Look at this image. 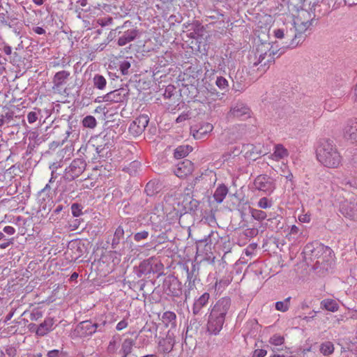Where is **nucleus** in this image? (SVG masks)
Segmentation results:
<instances>
[{
    "instance_id": "16",
    "label": "nucleus",
    "mask_w": 357,
    "mask_h": 357,
    "mask_svg": "<svg viewBox=\"0 0 357 357\" xmlns=\"http://www.w3.org/2000/svg\"><path fill=\"white\" fill-rule=\"evenodd\" d=\"M75 335L80 337H86L93 335L92 320H86L79 322L74 330Z\"/></svg>"
},
{
    "instance_id": "1",
    "label": "nucleus",
    "mask_w": 357,
    "mask_h": 357,
    "mask_svg": "<svg viewBox=\"0 0 357 357\" xmlns=\"http://www.w3.org/2000/svg\"><path fill=\"white\" fill-rule=\"evenodd\" d=\"M284 52V50L282 48L277 50L269 43H261L252 51L253 55H250V67H256L261 64L258 70L261 68V71L265 72L268 68L269 63L275 61V56L278 54L277 57H278Z\"/></svg>"
},
{
    "instance_id": "54",
    "label": "nucleus",
    "mask_w": 357,
    "mask_h": 357,
    "mask_svg": "<svg viewBox=\"0 0 357 357\" xmlns=\"http://www.w3.org/2000/svg\"><path fill=\"white\" fill-rule=\"evenodd\" d=\"M149 236V232L147 231H142L137 232L134 236L135 241H140L141 240L146 239Z\"/></svg>"
},
{
    "instance_id": "23",
    "label": "nucleus",
    "mask_w": 357,
    "mask_h": 357,
    "mask_svg": "<svg viewBox=\"0 0 357 357\" xmlns=\"http://www.w3.org/2000/svg\"><path fill=\"white\" fill-rule=\"evenodd\" d=\"M126 98V94L124 93L123 89H117L102 96V100L105 102H123Z\"/></svg>"
},
{
    "instance_id": "15",
    "label": "nucleus",
    "mask_w": 357,
    "mask_h": 357,
    "mask_svg": "<svg viewBox=\"0 0 357 357\" xmlns=\"http://www.w3.org/2000/svg\"><path fill=\"white\" fill-rule=\"evenodd\" d=\"M340 212L346 218L357 220V201L354 199L344 202L341 205Z\"/></svg>"
},
{
    "instance_id": "55",
    "label": "nucleus",
    "mask_w": 357,
    "mask_h": 357,
    "mask_svg": "<svg viewBox=\"0 0 357 357\" xmlns=\"http://www.w3.org/2000/svg\"><path fill=\"white\" fill-rule=\"evenodd\" d=\"M343 3L347 4L346 0H328V5L331 6L332 4L333 9L338 8Z\"/></svg>"
},
{
    "instance_id": "20",
    "label": "nucleus",
    "mask_w": 357,
    "mask_h": 357,
    "mask_svg": "<svg viewBox=\"0 0 357 357\" xmlns=\"http://www.w3.org/2000/svg\"><path fill=\"white\" fill-rule=\"evenodd\" d=\"M70 75V73L67 70H61L57 72L52 79V89L54 90V91L61 93L62 86L67 82V80L68 79Z\"/></svg>"
},
{
    "instance_id": "62",
    "label": "nucleus",
    "mask_w": 357,
    "mask_h": 357,
    "mask_svg": "<svg viewBox=\"0 0 357 357\" xmlns=\"http://www.w3.org/2000/svg\"><path fill=\"white\" fill-rule=\"evenodd\" d=\"M298 220L301 222H309L310 216L308 214H303L298 216Z\"/></svg>"
},
{
    "instance_id": "12",
    "label": "nucleus",
    "mask_w": 357,
    "mask_h": 357,
    "mask_svg": "<svg viewBox=\"0 0 357 357\" xmlns=\"http://www.w3.org/2000/svg\"><path fill=\"white\" fill-rule=\"evenodd\" d=\"M149 121L147 115H140L130 123L129 132L135 136L141 135L147 126Z\"/></svg>"
},
{
    "instance_id": "32",
    "label": "nucleus",
    "mask_w": 357,
    "mask_h": 357,
    "mask_svg": "<svg viewBox=\"0 0 357 357\" xmlns=\"http://www.w3.org/2000/svg\"><path fill=\"white\" fill-rule=\"evenodd\" d=\"M321 307L330 312H336L339 309L337 302L331 298H326L321 302Z\"/></svg>"
},
{
    "instance_id": "7",
    "label": "nucleus",
    "mask_w": 357,
    "mask_h": 357,
    "mask_svg": "<svg viewBox=\"0 0 357 357\" xmlns=\"http://www.w3.org/2000/svg\"><path fill=\"white\" fill-rule=\"evenodd\" d=\"M254 188L259 191H262L267 195H270L275 189L274 180L264 174L257 176L253 183Z\"/></svg>"
},
{
    "instance_id": "25",
    "label": "nucleus",
    "mask_w": 357,
    "mask_h": 357,
    "mask_svg": "<svg viewBox=\"0 0 357 357\" xmlns=\"http://www.w3.org/2000/svg\"><path fill=\"white\" fill-rule=\"evenodd\" d=\"M153 260V257H149L145 260H143L138 266L137 270V277L141 278L142 275H148L151 273L152 268V261Z\"/></svg>"
},
{
    "instance_id": "49",
    "label": "nucleus",
    "mask_w": 357,
    "mask_h": 357,
    "mask_svg": "<svg viewBox=\"0 0 357 357\" xmlns=\"http://www.w3.org/2000/svg\"><path fill=\"white\" fill-rule=\"evenodd\" d=\"M47 357H66V353L61 349H53L49 351L47 354Z\"/></svg>"
},
{
    "instance_id": "6",
    "label": "nucleus",
    "mask_w": 357,
    "mask_h": 357,
    "mask_svg": "<svg viewBox=\"0 0 357 357\" xmlns=\"http://www.w3.org/2000/svg\"><path fill=\"white\" fill-rule=\"evenodd\" d=\"M206 243V244H220L225 252H230L231 244L228 236L220 237L215 231H211L204 238L199 240L198 243Z\"/></svg>"
},
{
    "instance_id": "56",
    "label": "nucleus",
    "mask_w": 357,
    "mask_h": 357,
    "mask_svg": "<svg viewBox=\"0 0 357 357\" xmlns=\"http://www.w3.org/2000/svg\"><path fill=\"white\" fill-rule=\"evenodd\" d=\"M38 118V114L36 112H30L27 114V120L29 123H35Z\"/></svg>"
},
{
    "instance_id": "21",
    "label": "nucleus",
    "mask_w": 357,
    "mask_h": 357,
    "mask_svg": "<svg viewBox=\"0 0 357 357\" xmlns=\"http://www.w3.org/2000/svg\"><path fill=\"white\" fill-rule=\"evenodd\" d=\"M17 20V17L10 15L7 9L0 6V29L8 27Z\"/></svg>"
},
{
    "instance_id": "24",
    "label": "nucleus",
    "mask_w": 357,
    "mask_h": 357,
    "mask_svg": "<svg viewBox=\"0 0 357 357\" xmlns=\"http://www.w3.org/2000/svg\"><path fill=\"white\" fill-rule=\"evenodd\" d=\"M209 298V294L205 292L195 301L192 306V313L195 315L198 314L202 309L207 305Z\"/></svg>"
},
{
    "instance_id": "43",
    "label": "nucleus",
    "mask_w": 357,
    "mask_h": 357,
    "mask_svg": "<svg viewBox=\"0 0 357 357\" xmlns=\"http://www.w3.org/2000/svg\"><path fill=\"white\" fill-rule=\"evenodd\" d=\"M269 343L275 347L282 346L284 343V338L280 335L275 334L270 338Z\"/></svg>"
},
{
    "instance_id": "39",
    "label": "nucleus",
    "mask_w": 357,
    "mask_h": 357,
    "mask_svg": "<svg viewBox=\"0 0 357 357\" xmlns=\"http://www.w3.org/2000/svg\"><path fill=\"white\" fill-rule=\"evenodd\" d=\"M82 123L84 128L93 129L97 126V121L94 116L88 115L82 119Z\"/></svg>"
},
{
    "instance_id": "41",
    "label": "nucleus",
    "mask_w": 357,
    "mask_h": 357,
    "mask_svg": "<svg viewBox=\"0 0 357 357\" xmlns=\"http://www.w3.org/2000/svg\"><path fill=\"white\" fill-rule=\"evenodd\" d=\"M291 297H287L283 301H278L275 303V309L278 311L286 312L289 308Z\"/></svg>"
},
{
    "instance_id": "52",
    "label": "nucleus",
    "mask_w": 357,
    "mask_h": 357,
    "mask_svg": "<svg viewBox=\"0 0 357 357\" xmlns=\"http://www.w3.org/2000/svg\"><path fill=\"white\" fill-rule=\"evenodd\" d=\"M137 337L139 339V342H138L139 348H144V347H147L149 344L150 342L146 335H139L137 336Z\"/></svg>"
},
{
    "instance_id": "53",
    "label": "nucleus",
    "mask_w": 357,
    "mask_h": 357,
    "mask_svg": "<svg viewBox=\"0 0 357 357\" xmlns=\"http://www.w3.org/2000/svg\"><path fill=\"white\" fill-rule=\"evenodd\" d=\"M130 68V63L128 61H123L121 63L119 68L123 75L128 74V69Z\"/></svg>"
},
{
    "instance_id": "58",
    "label": "nucleus",
    "mask_w": 357,
    "mask_h": 357,
    "mask_svg": "<svg viewBox=\"0 0 357 357\" xmlns=\"http://www.w3.org/2000/svg\"><path fill=\"white\" fill-rule=\"evenodd\" d=\"M43 317V313L40 311L32 312L30 314V319L32 321H37L38 319Z\"/></svg>"
},
{
    "instance_id": "35",
    "label": "nucleus",
    "mask_w": 357,
    "mask_h": 357,
    "mask_svg": "<svg viewBox=\"0 0 357 357\" xmlns=\"http://www.w3.org/2000/svg\"><path fill=\"white\" fill-rule=\"evenodd\" d=\"M287 156L288 151L282 144H278L275 146V151L272 155L273 159L279 160Z\"/></svg>"
},
{
    "instance_id": "59",
    "label": "nucleus",
    "mask_w": 357,
    "mask_h": 357,
    "mask_svg": "<svg viewBox=\"0 0 357 357\" xmlns=\"http://www.w3.org/2000/svg\"><path fill=\"white\" fill-rule=\"evenodd\" d=\"M98 22L102 26H107V25L112 24V17H107V18L99 19L98 20Z\"/></svg>"
},
{
    "instance_id": "4",
    "label": "nucleus",
    "mask_w": 357,
    "mask_h": 357,
    "mask_svg": "<svg viewBox=\"0 0 357 357\" xmlns=\"http://www.w3.org/2000/svg\"><path fill=\"white\" fill-rule=\"evenodd\" d=\"M312 23L309 20L302 21L300 17L294 19L293 23L291 24V31H294V38L291 45L293 47H297L299 44L302 43L305 38V32L311 26Z\"/></svg>"
},
{
    "instance_id": "57",
    "label": "nucleus",
    "mask_w": 357,
    "mask_h": 357,
    "mask_svg": "<svg viewBox=\"0 0 357 357\" xmlns=\"http://www.w3.org/2000/svg\"><path fill=\"white\" fill-rule=\"evenodd\" d=\"M267 354V351L265 349H255L253 352L252 357H264Z\"/></svg>"
},
{
    "instance_id": "44",
    "label": "nucleus",
    "mask_w": 357,
    "mask_h": 357,
    "mask_svg": "<svg viewBox=\"0 0 357 357\" xmlns=\"http://www.w3.org/2000/svg\"><path fill=\"white\" fill-rule=\"evenodd\" d=\"M188 199H190V201L188 202V203L185 204V208L190 211L196 210L199 205V202L197 200L192 199L190 196L185 199L184 202H187Z\"/></svg>"
},
{
    "instance_id": "50",
    "label": "nucleus",
    "mask_w": 357,
    "mask_h": 357,
    "mask_svg": "<svg viewBox=\"0 0 357 357\" xmlns=\"http://www.w3.org/2000/svg\"><path fill=\"white\" fill-rule=\"evenodd\" d=\"M215 84L221 90L227 89L228 87V82L223 77H218L216 79Z\"/></svg>"
},
{
    "instance_id": "8",
    "label": "nucleus",
    "mask_w": 357,
    "mask_h": 357,
    "mask_svg": "<svg viewBox=\"0 0 357 357\" xmlns=\"http://www.w3.org/2000/svg\"><path fill=\"white\" fill-rule=\"evenodd\" d=\"M225 319L210 312L207 321V332L210 335H216L222 329Z\"/></svg>"
},
{
    "instance_id": "48",
    "label": "nucleus",
    "mask_w": 357,
    "mask_h": 357,
    "mask_svg": "<svg viewBox=\"0 0 357 357\" xmlns=\"http://www.w3.org/2000/svg\"><path fill=\"white\" fill-rule=\"evenodd\" d=\"M257 206L264 209L268 208L272 206V202L266 197H262L259 200Z\"/></svg>"
},
{
    "instance_id": "5",
    "label": "nucleus",
    "mask_w": 357,
    "mask_h": 357,
    "mask_svg": "<svg viewBox=\"0 0 357 357\" xmlns=\"http://www.w3.org/2000/svg\"><path fill=\"white\" fill-rule=\"evenodd\" d=\"M86 162L82 158H77L72 161L70 165L65 169L63 178L73 181L79 176L86 169Z\"/></svg>"
},
{
    "instance_id": "18",
    "label": "nucleus",
    "mask_w": 357,
    "mask_h": 357,
    "mask_svg": "<svg viewBox=\"0 0 357 357\" xmlns=\"http://www.w3.org/2000/svg\"><path fill=\"white\" fill-rule=\"evenodd\" d=\"M176 340L175 335L173 332L169 331L165 338L160 340L158 347L161 352L168 354L173 350Z\"/></svg>"
},
{
    "instance_id": "64",
    "label": "nucleus",
    "mask_w": 357,
    "mask_h": 357,
    "mask_svg": "<svg viewBox=\"0 0 357 357\" xmlns=\"http://www.w3.org/2000/svg\"><path fill=\"white\" fill-rule=\"evenodd\" d=\"M258 233V230L257 229H250L246 231L245 235L248 236H256Z\"/></svg>"
},
{
    "instance_id": "17",
    "label": "nucleus",
    "mask_w": 357,
    "mask_h": 357,
    "mask_svg": "<svg viewBox=\"0 0 357 357\" xmlns=\"http://www.w3.org/2000/svg\"><path fill=\"white\" fill-rule=\"evenodd\" d=\"M164 287L167 295L178 296L181 294V284L175 278H167L164 282Z\"/></svg>"
},
{
    "instance_id": "27",
    "label": "nucleus",
    "mask_w": 357,
    "mask_h": 357,
    "mask_svg": "<svg viewBox=\"0 0 357 357\" xmlns=\"http://www.w3.org/2000/svg\"><path fill=\"white\" fill-rule=\"evenodd\" d=\"M240 152L243 153L245 158L254 160L256 159L257 155L260 153V152L257 150L256 146L252 144H243Z\"/></svg>"
},
{
    "instance_id": "31",
    "label": "nucleus",
    "mask_w": 357,
    "mask_h": 357,
    "mask_svg": "<svg viewBox=\"0 0 357 357\" xmlns=\"http://www.w3.org/2000/svg\"><path fill=\"white\" fill-rule=\"evenodd\" d=\"M228 193V188L226 185L222 184L220 185L215 190L213 197L215 200L218 203L220 204L223 202L224 199L225 198L226 195Z\"/></svg>"
},
{
    "instance_id": "37",
    "label": "nucleus",
    "mask_w": 357,
    "mask_h": 357,
    "mask_svg": "<svg viewBox=\"0 0 357 357\" xmlns=\"http://www.w3.org/2000/svg\"><path fill=\"white\" fill-rule=\"evenodd\" d=\"M124 236V230L121 226H119L114 234V238L112 241V248H116L117 245L119 244L121 239L123 238Z\"/></svg>"
},
{
    "instance_id": "38",
    "label": "nucleus",
    "mask_w": 357,
    "mask_h": 357,
    "mask_svg": "<svg viewBox=\"0 0 357 357\" xmlns=\"http://www.w3.org/2000/svg\"><path fill=\"white\" fill-rule=\"evenodd\" d=\"M176 315L174 312L167 311L164 312L162 317V321L165 324V325L168 326L171 324L172 326H175Z\"/></svg>"
},
{
    "instance_id": "33",
    "label": "nucleus",
    "mask_w": 357,
    "mask_h": 357,
    "mask_svg": "<svg viewBox=\"0 0 357 357\" xmlns=\"http://www.w3.org/2000/svg\"><path fill=\"white\" fill-rule=\"evenodd\" d=\"M161 185L155 181H151L147 183L145 187V192L149 196H153L160 191Z\"/></svg>"
},
{
    "instance_id": "2",
    "label": "nucleus",
    "mask_w": 357,
    "mask_h": 357,
    "mask_svg": "<svg viewBox=\"0 0 357 357\" xmlns=\"http://www.w3.org/2000/svg\"><path fill=\"white\" fill-rule=\"evenodd\" d=\"M304 252L312 261H314L313 266L315 268L321 267L328 269V265H331L333 261V250L317 241L307 244Z\"/></svg>"
},
{
    "instance_id": "42",
    "label": "nucleus",
    "mask_w": 357,
    "mask_h": 357,
    "mask_svg": "<svg viewBox=\"0 0 357 357\" xmlns=\"http://www.w3.org/2000/svg\"><path fill=\"white\" fill-rule=\"evenodd\" d=\"M151 268L153 270L151 271V273H158V275H160L162 273L164 266L159 260H158L155 257H153Z\"/></svg>"
},
{
    "instance_id": "34",
    "label": "nucleus",
    "mask_w": 357,
    "mask_h": 357,
    "mask_svg": "<svg viewBox=\"0 0 357 357\" xmlns=\"http://www.w3.org/2000/svg\"><path fill=\"white\" fill-rule=\"evenodd\" d=\"M335 350L334 344L330 341L322 342L319 346V351L325 356L331 355Z\"/></svg>"
},
{
    "instance_id": "29",
    "label": "nucleus",
    "mask_w": 357,
    "mask_h": 357,
    "mask_svg": "<svg viewBox=\"0 0 357 357\" xmlns=\"http://www.w3.org/2000/svg\"><path fill=\"white\" fill-rule=\"evenodd\" d=\"M185 269L186 270L187 273L188 287L189 289H193L195 286V281L197 279L198 272L195 265L192 266L190 271L188 266H186Z\"/></svg>"
},
{
    "instance_id": "10",
    "label": "nucleus",
    "mask_w": 357,
    "mask_h": 357,
    "mask_svg": "<svg viewBox=\"0 0 357 357\" xmlns=\"http://www.w3.org/2000/svg\"><path fill=\"white\" fill-rule=\"evenodd\" d=\"M250 109L243 102H236L231 107L228 113V118H237L242 120L247 119L250 117Z\"/></svg>"
},
{
    "instance_id": "3",
    "label": "nucleus",
    "mask_w": 357,
    "mask_h": 357,
    "mask_svg": "<svg viewBox=\"0 0 357 357\" xmlns=\"http://www.w3.org/2000/svg\"><path fill=\"white\" fill-rule=\"evenodd\" d=\"M319 162L329 168H337L341 162V156L333 141L328 139L320 140L316 150Z\"/></svg>"
},
{
    "instance_id": "61",
    "label": "nucleus",
    "mask_w": 357,
    "mask_h": 357,
    "mask_svg": "<svg viewBox=\"0 0 357 357\" xmlns=\"http://www.w3.org/2000/svg\"><path fill=\"white\" fill-rule=\"evenodd\" d=\"M3 231L8 235H13L15 233V229L11 226L4 227V228L3 229Z\"/></svg>"
},
{
    "instance_id": "13",
    "label": "nucleus",
    "mask_w": 357,
    "mask_h": 357,
    "mask_svg": "<svg viewBox=\"0 0 357 357\" xmlns=\"http://www.w3.org/2000/svg\"><path fill=\"white\" fill-rule=\"evenodd\" d=\"M273 35L278 39H284V45L287 47L289 48H294L291 43H293L292 39L294 38V31H291V27L288 28L287 26L276 29L273 30Z\"/></svg>"
},
{
    "instance_id": "45",
    "label": "nucleus",
    "mask_w": 357,
    "mask_h": 357,
    "mask_svg": "<svg viewBox=\"0 0 357 357\" xmlns=\"http://www.w3.org/2000/svg\"><path fill=\"white\" fill-rule=\"evenodd\" d=\"M8 28L11 29L17 36H21L22 24L18 20L14 23H11Z\"/></svg>"
},
{
    "instance_id": "47",
    "label": "nucleus",
    "mask_w": 357,
    "mask_h": 357,
    "mask_svg": "<svg viewBox=\"0 0 357 357\" xmlns=\"http://www.w3.org/2000/svg\"><path fill=\"white\" fill-rule=\"evenodd\" d=\"M109 150V146L107 144H105L104 146L98 145L96 149V153L100 158H104L105 155H107Z\"/></svg>"
},
{
    "instance_id": "63",
    "label": "nucleus",
    "mask_w": 357,
    "mask_h": 357,
    "mask_svg": "<svg viewBox=\"0 0 357 357\" xmlns=\"http://www.w3.org/2000/svg\"><path fill=\"white\" fill-rule=\"evenodd\" d=\"M13 243V238L8 239L6 242L0 244V249H6Z\"/></svg>"
},
{
    "instance_id": "9",
    "label": "nucleus",
    "mask_w": 357,
    "mask_h": 357,
    "mask_svg": "<svg viewBox=\"0 0 357 357\" xmlns=\"http://www.w3.org/2000/svg\"><path fill=\"white\" fill-rule=\"evenodd\" d=\"M213 129V126L210 123H201L191 126L190 133L196 139H204Z\"/></svg>"
},
{
    "instance_id": "26",
    "label": "nucleus",
    "mask_w": 357,
    "mask_h": 357,
    "mask_svg": "<svg viewBox=\"0 0 357 357\" xmlns=\"http://www.w3.org/2000/svg\"><path fill=\"white\" fill-rule=\"evenodd\" d=\"M54 321L52 318H47L41 323L36 330V333L38 336H44L52 330Z\"/></svg>"
},
{
    "instance_id": "60",
    "label": "nucleus",
    "mask_w": 357,
    "mask_h": 357,
    "mask_svg": "<svg viewBox=\"0 0 357 357\" xmlns=\"http://www.w3.org/2000/svg\"><path fill=\"white\" fill-rule=\"evenodd\" d=\"M127 326H128L127 321L126 319H123L117 324L116 328L117 331H121V330L126 328Z\"/></svg>"
},
{
    "instance_id": "11",
    "label": "nucleus",
    "mask_w": 357,
    "mask_h": 357,
    "mask_svg": "<svg viewBox=\"0 0 357 357\" xmlns=\"http://www.w3.org/2000/svg\"><path fill=\"white\" fill-rule=\"evenodd\" d=\"M231 301L229 297L221 298L212 307L211 312L225 319L231 308Z\"/></svg>"
},
{
    "instance_id": "22",
    "label": "nucleus",
    "mask_w": 357,
    "mask_h": 357,
    "mask_svg": "<svg viewBox=\"0 0 357 357\" xmlns=\"http://www.w3.org/2000/svg\"><path fill=\"white\" fill-rule=\"evenodd\" d=\"M138 30L137 28L128 29L123 31V35L118 39V45L119 46H124L128 43L134 40L138 35Z\"/></svg>"
},
{
    "instance_id": "28",
    "label": "nucleus",
    "mask_w": 357,
    "mask_h": 357,
    "mask_svg": "<svg viewBox=\"0 0 357 357\" xmlns=\"http://www.w3.org/2000/svg\"><path fill=\"white\" fill-rule=\"evenodd\" d=\"M135 344V340L131 338L124 339L120 350V353L122 354L121 357H128L132 353Z\"/></svg>"
},
{
    "instance_id": "36",
    "label": "nucleus",
    "mask_w": 357,
    "mask_h": 357,
    "mask_svg": "<svg viewBox=\"0 0 357 357\" xmlns=\"http://www.w3.org/2000/svg\"><path fill=\"white\" fill-rule=\"evenodd\" d=\"M192 150V147L188 145L179 146L174 151V157L178 159L184 158L188 155Z\"/></svg>"
},
{
    "instance_id": "46",
    "label": "nucleus",
    "mask_w": 357,
    "mask_h": 357,
    "mask_svg": "<svg viewBox=\"0 0 357 357\" xmlns=\"http://www.w3.org/2000/svg\"><path fill=\"white\" fill-rule=\"evenodd\" d=\"M252 216L257 220L262 221L266 218V213L261 210L252 209L251 211Z\"/></svg>"
},
{
    "instance_id": "40",
    "label": "nucleus",
    "mask_w": 357,
    "mask_h": 357,
    "mask_svg": "<svg viewBox=\"0 0 357 357\" xmlns=\"http://www.w3.org/2000/svg\"><path fill=\"white\" fill-rule=\"evenodd\" d=\"M94 86L100 90H103L107 84L106 79L101 75H96L93 77Z\"/></svg>"
},
{
    "instance_id": "51",
    "label": "nucleus",
    "mask_w": 357,
    "mask_h": 357,
    "mask_svg": "<svg viewBox=\"0 0 357 357\" xmlns=\"http://www.w3.org/2000/svg\"><path fill=\"white\" fill-rule=\"evenodd\" d=\"M71 211L74 217H79L82 214L81 205L77 203L73 204L71 206Z\"/></svg>"
},
{
    "instance_id": "14",
    "label": "nucleus",
    "mask_w": 357,
    "mask_h": 357,
    "mask_svg": "<svg viewBox=\"0 0 357 357\" xmlns=\"http://www.w3.org/2000/svg\"><path fill=\"white\" fill-rule=\"evenodd\" d=\"M344 137L351 143L357 142V119L347 121L344 130Z\"/></svg>"
},
{
    "instance_id": "30",
    "label": "nucleus",
    "mask_w": 357,
    "mask_h": 357,
    "mask_svg": "<svg viewBox=\"0 0 357 357\" xmlns=\"http://www.w3.org/2000/svg\"><path fill=\"white\" fill-rule=\"evenodd\" d=\"M92 325L93 328V334L96 333H105L106 331L108 322L106 319L103 317L95 319L92 321Z\"/></svg>"
},
{
    "instance_id": "19",
    "label": "nucleus",
    "mask_w": 357,
    "mask_h": 357,
    "mask_svg": "<svg viewBox=\"0 0 357 357\" xmlns=\"http://www.w3.org/2000/svg\"><path fill=\"white\" fill-rule=\"evenodd\" d=\"M194 169L193 163L189 160H185L177 164L174 174L179 178H184L192 174Z\"/></svg>"
}]
</instances>
